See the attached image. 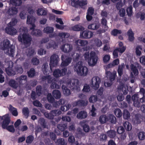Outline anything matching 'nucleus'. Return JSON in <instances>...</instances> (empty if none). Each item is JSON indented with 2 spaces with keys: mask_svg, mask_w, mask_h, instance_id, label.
<instances>
[{
  "mask_svg": "<svg viewBox=\"0 0 145 145\" xmlns=\"http://www.w3.org/2000/svg\"><path fill=\"white\" fill-rule=\"evenodd\" d=\"M76 44L78 46H85L88 44V42L86 40L78 39L75 41Z\"/></svg>",
  "mask_w": 145,
  "mask_h": 145,
  "instance_id": "5701e85b",
  "label": "nucleus"
},
{
  "mask_svg": "<svg viewBox=\"0 0 145 145\" xmlns=\"http://www.w3.org/2000/svg\"><path fill=\"white\" fill-rule=\"evenodd\" d=\"M5 71L8 76H14L16 74V71L13 70L12 67L9 66L5 69Z\"/></svg>",
  "mask_w": 145,
  "mask_h": 145,
  "instance_id": "4be33fe9",
  "label": "nucleus"
},
{
  "mask_svg": "<svg viewBox=\"0 0 145 145\" xmlns=\"http://www.w3.org/2000/svg\"><path fill=\"white\" fill-rule=\"evenodd\" d=\"M37 14L38 16H46L47 14V12L46 10L40 8L37 10Z\"/></svg>",
  "mask_w": 145,
  "mask_h": 145,
  "instance_id": "7c9ffc66",
  "label": "nucleus"
},
{
  "mask_svg": "<svg viewBox=\"0 0 145 145\" xmlns=\"http://www.w3.org/2000/svg\"><path fill=\"white\" fill-rule=\"evenodd\" d=\"M40 124L44 128L46 127V122L45 120L43 118H40L38 121Z\"/></svg>",
  "mask_w": 145,
  "mask_h": 145,
  "instance_id": "de8ad7c7",
  "label": "nucleus"
},
{
  "mask_svg": "<svg viewBox=\"0 0 145 145\" xmlns=\"http://www.w3.org/2000/svg\"><path fill=\"white\" fill-rule=\"evenodd\" d=\"M92 32L88 31H84L80 32V38L81 39H87L92 37Z\"/></svg>",
  "mask_w": 145,
  "mask_h": 145,
  "instance_id": "f8f14e48",
  "label": "nucleus"
},
{
  "mask_svg": "<svg viewBox=\"0 0 145 145\" xmlns=\"http://www.w3.org/2000/svg\"><path fill=\"white\" fill-rule=\"evenodd\" d=\"M61 48L63 52L67 53L71 51L72 49V46L71 44H65L61 46Z\"/></svg>",
  "mask_w": 145,
  "mask_h": 145,
  "instance_id": "dca6fc26",
  "label": "nucleus"
},
{
  "mask_svg": "<svg viewBox=\"0 0 145 145\" xmlns=\"http://www.w3.org/2000/svg\"><path fill=\"white\" fill-rule=\"evenodd\" d=\"M10 108L9 109V111L12 113L13 115L16 116L18 115V112L17 111V109L13 107L11 105L9 106Z\"/></svg>",
  "mask_w": 145,
  "mask_h": 145,
  "instance_id": "4c0bfd02",
  "label": "nucleus"
},
{
  "mask_svg": "<svg viewBox=\"0 0 145 145\" xmlns=\"http://www.w3.org/2000/svg\"><path fill=\"white\" fill-rule=\"evenodd\" d=\"M106 76L110 80V81L112 82L114 81L116 76V71L111 72L110 71H106Z\"/></svg>",
  "mask_w": 145,
  "mask_h": 145,
  "instance_id": "4468645a",
  "label": "nucleus"
},
{
  "mask_svg": "<svg viewBox=\"0 0 145 145\" xmlns=\"http://www.w3.org/2000/svg\"><path fill=\"white\" fill-rule=\"evenodd\" d=\"M18 12V10L16 7H12L8 9L7 13L10 16H13L16 14Z\"/></svg>",
  "mask_w": 145,
  "mask_h": 145,
  "instance_id": "6ab92c4d",
  "label": "nucleus"
},
{
  "mask_svg": "<svg viewBox=\"0 0 145 145\" xmlns=\"http://www.w3.org/2000/svg\"><path fill=\"white\" fill-rule=\"evenodd\" d=\"M99 121L101 124L106 123L108 121L107 116L104 114L101 115L99 118Z\"/></svg>",
  "mask_w": 145,
  "mask_h": 145,
  "instance_id": "a878e982",
  "label": "nucleus"
},
{
  "mask_svg": "<svg viewBox=\"0 0 145 145\" xmlns=\"http://www.w3.org/2000/svg\"><path fill=\"white\" fill-rule=\"evenodd\" d=\"M10 41L8 39L5 40L3 43V47L4 49H8V51L10 47Z\"/></svg>",
  "mask_w": 145,
  "mask_h": 145,
  "instance_id": "f704fd0d",
  "label": "nucleus"
},
{
  "mask_svg": "<svg viewBox=\"0 0 145 145\" xmlns=\"http://www.w3.org/2000/svg\"><path fill=\"white\" fill-rule=\"evenodd\" d=\"M28 76L30 78L33 77L35 75V71L34 68H31L27 72Z\"/></svg>",
  "mask_w": 145,
  "mask_h": 145,
  "instance_id": "37998d69",
  "label": "nucleus"
},
{
  "mask_svg": "<svg viewBox=\"0 0 145 145\" xmlns=\"http://www.w3.org/2000/svg\"><path fill=\"white\" fill-rule=\"evenodd\" d=\"M108 121L111 123L115 124L116 122V118L112 114H109L107 116Z\"/></svg>",
  "mask_w": 145,
  "mask_h": 145,
  "instance_id": "c85d7f7f",
  "label": "nucleus"
},
{
  "mask_svg": "<svg viewBox=\"0 0 145 145\" xmlns=\"http://www.w3.org/2000/svg\"><path fill=\"white\" fill-rule=\"evenodd\" d=\"M135 49L136 55L138 56H140L141 54L140 50H142V48L140 46H137L136 47Z\"/></svg>",
  "mask_w": 145,
  "mask_h": 145,
  "instance_id": "e2e57ef3",
  "label": "nucleus"
},
{
  "mask_svg": "<svg viewBox=\"0 0 145 145\" xmlns=\"http://www.w3.org/2000/svg\"><path fill=\"white\" fill-rule=\"evenodd\" d=\"M22 112L23 114L25 116V118L27 119L28 118L29 111L28 108L27 107H25L23 108L22 110Z\"/></svg>",
  "mask_w": 145,
  "mask_h": 145,
  "instance_id": "e433bc0d",
  "label": "nucleus"
},
{
  "mask_svg": "<svg viewBox=\"0 0 145 145\" xmlns=\"http://www.w3.org/2000/svg\"><path fill=\"white\" fill-rule=\"evenodd\" d=\"M31 63L34 65H37L39 63V60L36 57H33L31 60Z\"/></svg>",
  "mask_w": 145,
  "mask_h": 145,
  "instance_id": "052dcab7",
  "label": "nucleus"
},
{
  "mask_svg": "<svg viewBox=\"0 0 145 145\" xmlns=\"http://www.w3.org/2000/svg\"><path fill=\"white\" fill-rule=\"evenodd\" d=\"M130 115L129 112L127 110H125L123 113V118L125 119H127L130 118Z\"/></svg>",
  "mask_w": 145,
  "mask_h": 145,
  "instance_id": "3c124183",
  "label": "nucleus"
},
{
  "mask_svg": "<svg viewBox=\"0 0 145 145\" xmlns=\"http://www.w3.org/2000/svg\"><path fill=\"white\" fill-rule=\"evenodd\" d=\"M101 80L100 78L98 76L93 77L91 80V86L93 88L97 89L99 87Z\"/></svg>",
  "mask_w": 145,
  "mask_h": 145,
  "instance_id": "1a4fd4ad",
  "label": "nucleus"
},
{
  "mask_svg": "<svg viewBox=\"0 0 145 145\" xmlns=\"http://www.w3.org/2000/svg\"><path fill=\"white\" fill-rule=\"evenodd\" d=\"M47 79V82L48 83L51 84L50 86L52 89H59V86L57 84L56 82V80L54 78H52L50 75L44 76L42 77V80L44 81Z\"/></svg>",
  "mask_w": 145,
  "mask_h": 145,
  "instance_id": "7ed1b4c3",
  "label": "nucleus"
},
{
  "mask_svg": "<svg viewBox=\"0 0 145 145\" xmlns=\"http://www.w3.org/2000/svg\"><path fill=\"white\" fill-rule=\"evenodd\" d=\"M57 47V45L56 42L54 40L50 41L47 46V48H52L56 49Z\"/></svg>",
  "mask_w": 145,
  "mask_h": 145,
  "instance_id": "393cba45",
  "label": "nucleus"
},
{
  "mask_svg": "<svg viewBox=\"0 0 145 145\" xmlns=\"http://www.w3.org/2000/svg\"><path fill=\"white\" fill-rule=\"evenodd\" d=\"M74 69L79 75L84 76L87 75L88 71V69L86 67L83 66V63L82 61H79L76 64Z\"/></svg>",
  "mask_w": 145,
  "mask_h": 145,
  "instance_id": "f257e3e1",
  "label": "nucleus"
},
{
  "mask_svg": "<svg viewBox=\"0 0 145 145\" xmlns=\"http://www.w3.org/2000/svg\"><path fill=\"white\" fill-rule=\"evenodd\" d=\"M131 69L133 72L135 76L137 75L138 73V71L137 68L133 64L131 65Z\"/></svg>",
  "mask_w": 145,
  "mask_h": 145,
  "instance_id": "c03bdc74",
  "label": "nucleus"
},
{
  "mask_svg": "<svg viewBox=\"0 0 145 145\" xmlns=\"http://www.w3.org/2000/svg\"><path fill=\"white\" fill-rule=\"evenodd\" d=\"M42 86L40 85L37 86L36 87V92L38 96H40L42 94Z\"/></svg>",
  "mask_w": 145,
  "mask_h": 145,
  "instance_id": "603ef678",
  "label": "nucleus"
},
{
  "mask_svg": "<svg viewBox=\"0 0 145 145\" xmlns=\"http://www.w3.org/2000/svg\"><path fill=\"white\" fill-rule=\"evenodd\" d=\"M125 67V65L123 63L121 64V65H119L118 69V75L121 76L123 74V69Z\"/></svg>",
  "mask_w": 145,
  "mask_h": 145,
  "instance_id": "2f4dec72",
  "label": "nucleus"
},
{
  "mask_svg": "<svg viewBox=\"0 0 145 145\" xmlns=\"http://www.w3.org/2000/svg\"><path fill=\"white\" fill-rule=\"evenodd\" d=\"M48 65L46 63H44L42 67V70L43 74L45 75L47 74V68Z\"/></svg>",
  "mask_w": 145,
  "mask_h": 145,
  "instance_id": "6e6d98bb",
  "label": "nucleus"
},
{
  "mask_svg": "<svg viewBox=\"0 0 145 145\" xmlns=\"http://www.w3.org/2000/svg\"><path fill=\"white\" fill-rule=\"evenodd\" d=\"M128 36V39L130 42H133L134 40V33L133 32L132 29H130L127 32Z\"/></svg>",
  "mask_w": 145,
  "mask_h": 145,
  "instance_id": "bb28decb",
  "label": "nucleus"
},
{
  "mask_svg": "<svg viewBox=\"0 0 145 145\" xmlns=\"http://www.w3.org/2000/svg\"><path fill=\"white\" fill-rule=\"evenodd\" d=\"M72 58L65 55H62L61 56L62 63L61 66L62 67H66L71 62Z\"/></svg>",
  "mask_w": 145,
  "mask_h": 145,
  "instance_id": "9b49d317",
  "label": "nucleus"
},
{
  "mask_svg": "<svg viewBox=\"0 0 145 145\" xmlns=\"http://www.w3.org/2000/svg\"><path fill=\"white\" fill-rule=\"evenodd\" d=\"M27 0H10L9 3L13 6L16 7L21 5L23 3L22 1H24Z\"/></svg>",
  "mask_w": 145,
  "mask_h": 145,
  "instance_id": "aec40b11",
  "label": "nucleus"
},
{
  "mask_svg": "<svg viewBox=\"0 0 145 145\" xmlns=\"http://www.w3.org/2000/svg\"><path fill=\"white\" fill-rule=\"evenodd\" d=\"M54 30V29L53 27L47 26L44 28L43 31L44 32L47 34H50L52 33Z\"/></svg>",
  "mask_w": 145,
  "mask_h": 145,
  "instance_id": "c9c22d12",
  "label": "nucleus"
},
{
  "mask_svg": "<svg viewBox=\"0 0 145 145\" xmlns=\"http://www.w3.org/2000/svg\"><path fill=\"white\" fill-rule=\"evenodd\" d=\"M122 32L121 30L115 29L112 30L111 32V34L114 36H116L118 34H121Z\"/></svg>",
  "mask_w": 145,
  "mask_h": 145,
  "instance_id": "09e8293b",
  "label": "nucleus"
},
{
  "mask_svg": "<svg viewBox=\"0 0 145 145\" xmlns=\"http://www.w3.org/2000/svg\"><path fill=\"white\" fill-rule=\"evenodd\" d=\"M61 113L59 110H55L51 111L50 113L45 112L44 113L45 117L49 119H53L54 116H58Z\"/></svg>",
  "mask_w": 145,
  "mask_h": 145,
  "instance_id": "423d86ee",
  "label": "nucleus"
},
{
  "mask_svg": "<svg viewBox=\"0 0 145 145\" xmlns=\"http://www.w3.org/2000/svg\"><path fill=\"white\" fill-rule=\"evenodd\" d=\"M18 39L20 42H23L25 45L30 44L32 40L31 36L28 34H20L18 37Z\"/></svg>",
  "mask_w": 145,
  "mask_h": 145,
  "instance_id": "f03ea898",
  "label": "nucleus"
},
{
  "mask_svg": "<svg viewBox=\"0 0 145 145\" xmlns=\"http://www.w3.org/2000/svg\"><path fill=\"white\" fill-rule=\"evenodd\" d=\"M138 94H135L132 95V99L133 101V105L135 107L139 108L140 106V102L143 103L145 102V96H143L141 98H140L139 101V97Z\"/></svg>",
  "mask_w": 145,
  "mask_h": 145,
  "instance_id": "20e7f679",
  "label": "nucleus"
},
{
  "mask_svg": "<svg viewBox=\"0 0 145 145\" xmlns=\"http://www.w3.org/2000/svg\"><path fill=\"white\" fill-rule=\"evenodd\" d=\"M100 26V24L99 21H95L93 23L89 25L88 27V29L91 30H96Z\"/></svg>",
  "mask_w": 145,
  "mask_h": 145,
  "instance_id": "a211bd4d",
  "label": "nucleus"
},
{
  "mask_svg": "<svg viewBox=\"0 0 145 145\" xmlns=\"http://www.w3.org/2000/svg\"><path fill=\"white\" fill-rule=\"evenodd\" d=\"M47 99L48 102L50 103H53L54 101V98L50 93H49L48 94Z\"/></svg>",
  "mask_w": 145,
  "mask_h": 145,
  "instance_id": "4d7b16f0",
  "label": "nucleus"
},
{
  "mask_svg": "<svg viewBox=\"0 0 145 145\" xmlns=\"http://www.w3.org/2000/svg\"><path fill=\"white\" fill-rule=\"evenodd\" d=\"M58 35L61 38H67L69 37L70 34L67 33L62 32L59 33H58Z\"/></svg>",
  "mask_w": 145,
  "mask_h": 145,
  "instance_id": "49530a36",
  "label": "nucleus"
},
{
  "mask_svg": "<svg viewBox=\"0 0 145 145\" xmlns=\"http://www.w3.org/2000/svg\"><path fill=\"white\" fill-rule=\"evenodd\" d=\"M135 122L137 124L140 123L141 121L145 122V117L141 114H137L135 116Z\"/></svg>",
  "mask_w": 145,
  "mask_h": 145,
  "instance_id": "f3484780",
  "label": "nucleus"
},
{
  "mask_svg": "<svg viewBox=\"0 0 145 145\" xmlns=\"http://www.w3.org/2000/svg\"><path fill=\"white\" fill-rule=\"evenodd\" d=\"M31 34L33 36L38 37L41 36L42 35V33L40 30L36 29L32 31Z\"/></svg>",
  "mask_w": 145,
  "mask_h": 145,
  "instance_id": "72a5a7b5",
  "label": "nucleus"
},
{
  "mask_svg": "<svg viewBox=\"0 0 145 145\" xmlns=\"http://www.w3.org/2000/svg\"><path fill=\"white\" fill-rule=\"evenodd\" d=\"M88 103V101H85L83 100H79L78 101L73 102L72 103V105L74 106H86L87 105Z\"/></svg>",
  "mask_w": 145,
  "mask_h": 145,
  "instance_id": "2eb2a0df",
  "label": "nucleus"
},
{
  "mask_svg": "<svg viewBox=\"0 0 145 145\" xmlns=\"http://www.w3.org/2000/svg\"><path fill=\"white\" fill-rule=\"evenodd\" d=\"M5 129L11 133H14L15 131V129L13 125H9Z\"/></svg>",
  "mask_w": 145,
  "mask_h": 145,
  "instance_id": "0e129e2a",
  "label": "nucleus"
},
{
  "mask_svg": "<svg viewBox=\"0 0 145 145\" xmlns=\"http://www.w3.org/2000/svg\"><path fill=\"white\" fill-rule=\"evenodd\" d=\"M67 84L68 85H71V88H72V89L75 90L78 92L80 91V88L79 86L80 82L78 80L73 79L72 80H69Z\"/></svg>",
  "mask_w": 145,
  "mask_h": 145,
  "instance_id": "0eeeda50",
  "label": "nucleus"
},
{
  "mask_svg": "<svg viewBox=\"0 0 145 145\" xmlns=\"http://www.w3.org/2000/svg\"><path fill=\"white\" fill-rule=\"evenodd\" d=\"M35 18L33 16H28L27 20V23L29 24L35 23Z\"/></svg>",
  "mask_w": 145,
  "mask_h": 145,
  "instance_id": "58836bf2",
  "label": "nucleus"
},
{
  "mask_svg": "<svg viewBox=\"0 0 145 145\" xmlns=\"http://www.w3.org/2000/svg\"><path fill=\"white\" fill-rule=\"evenodd\" d=\"M9 25H8V26L5 28V32L11 35H15L17 32L16 29L13 27V26Z\"/></svg>",
  "mask_w": 145,
  "mask_h": 145,
  "instance_id": "ddd939ff",
  "label": "nucleus"
},
{
  "mask_svg": "<svg viewBox=\"0 0 145 145\" xmlns=\"http://www.w3.org/2000/svg\"><path fill=\"white\" fill-rule=\"evenodd\" d=\"M98 58L95 52H91L90 53V57L88 63L90 66H95L97 63Z\"/></svg>",
  "mask_w": 145,
  "mask_h": 145,
  "instance_id": "39448f33",
  "label": "nucleus"
},
{
  "mask_svg": "<svg viewBox=\"0 0 145 145\" xmlns=\"http://www.w3.org/2000/svg\"><path fill=\"white\" fill-rule=\"evenodd\" d=\"M83 128L84 131L86 132H89L90 130L89 126L86 124H84L83 125Z\"/></svg>",
  "mask_w": 145,
  "mask_h": 145,
  "instance_id": "69168bd1",
  "label": "nucleus"
},
{
  "mask_svg": "<svg viewBox=\"0 0 145 145\" xmlns=\"http://www.w3.org/2000/svg\"><path fill=\"white\" fill-rule=\"evenodd\" d=\"M110 59V56L108 55H105L103 57V60L104 63H106L109 61Z\"/></svg>",
  "mask_w": 145,
  "mask_h": 145,
  "instance_id": "774afa93",
  "label": "nucleus"
},
{
  "mask_svg": "<svg viewBox=\"0 0 145 145\" xmlns=\"http://www.w3.org/2000/svg\"><path fill=\"white\" fill-rule=\"evenodd\" d=\"M57 128L61 131H64L67 127L66 123L60 124L57 126Z\"/></svg>",
  "mask_w": 145,
  "mask_h": 145,
  "instance_id": "8fccbe9b",
  "label": "nucleus"
},
{
  "mask_svg": "<svg viewBox=\"0 0 145 145\" xmlns=\"http://www.w3.org/2000/svg\"><path fill=\"white\" fill-rule=\"evenodd\" d=\"M94 9L93 7H90L88 9L87 14L93 15L94 13Z\"/></svg>",
  "mask_w": 145,
  "mask_h": 145,
  "instance_id": "338daca9",
  "label": "nucleus"
},
{
  "mask_svg": "<svg viewBox=\"0 0 145 145\" xmlns=\"http://www.w3.org/2000/svg\"><path fill=\"white\" fill-rule=\"evenodd\" d=\"M75 141L74 137H69L68 139V141L72 143L71 145H79L78 142L76 141V143H73Z\"/></svg>",
  "mask_w": 145,
  "mask_h": 145,
  "instance_id": "864d4df0",
  "label": "nucleus"
},
{
  "mask_svg": "<svg viewBox=\"0 0 145 145\" xmlns=\"http://www.w3.org/2000/svg\"><path fill=\"white\" fill-rule=\"evenodd\" d=\"M41 136H56L55 134L53 132H51L50 131H47L43 132Z\"/></svg>",
  "mask_w": 145,
  "mask_h": 145,
  "instance_id": "a18cd8bd",
  "label": "nucleus"
},
{
  "mask_svg": "<svg viewBox=\"0 0 145 145\" xmlns=\"http://www.w3.org/2000/svg\"><path fill=\"white\" fill-rule=\"evenodd\" d=\"M59 59L58 55L56 54H53L51 56L50 66L51 69L52 68L57 65Z\"/></svg>",
  "mask_w": 145,
  "mask_h": 145,
  "instance_id": "6e6552de",
  "label": "nucleus"
},
{
  "mask_svg": "<svg viewBox=\"0 0 145 145\" xmlns=\"http://www.w3.org/2000/svg\"><path fill=\"white\" fill-rule=\"evenodd\" d=\"M87 116L86 112L84 111H81L77 114V117L78 119H82L85 118Z\"/></svg>",
  "mask_w": 145,
  "mask_h": 145,
  "instance_id": "cd10ccee",
  "label": "nucleus"
},
{
  "mask_svg": "<svg viewBox=\"0 0 145 145\" xmlns=\"http://www.w3.org/2000/svg\"><path fill=\"white\" fill-rule=\"evenodd\" d=\"M20 84H24L25 83L27 80V77L26 75H22L20 77L16 78Z\"/></svg>",
  "mask_w": 145,
  "mask_h": 145,
  "instance_id": "412c9836",
  "label": "nucleus"
},
{
  "mask_svg": "<svg viewBox=\"0 0 145 145\" xmlns=\"http://www.w3.org/2000/svg\"><path fill=\"white\" fill-rule=\"evenodd\" d=\"M62 88L63 89L64 94L65 95L68 96L71 94V93L70 90L65 85H62Z\"/></svg>",
  "mask_w": 145,
  "mask_h": 145,
  "instance_id": "473e14b6",
  "label": "nucleus"
},
{
  "mask_svg": "<svg viewBox=\"0 0 145 145\" xmlns=\"http://www.w3.org/2000/svg\"><path fill=\"white\" fill-rule=\"evenodd\" d=\"M123 126L125 129L127 131H130L132 129L131 124L128 121H125L123 123Z\"/></svg>",
  "mask_w": 145,
  "mask_h": 145,
  "instance_id": "79ce46f5",
  "label": "nucleus"
},
{
  "mask_svg": "<svg viewBox=\"0 0 145 145\" xmlns=\"http://www.w3.org/2000/svg\"><path fill=\"white\" fill-rule=\"evenodd\" d=\"M84 29L83 27L79 25H75L72 27V30L74 31H83Z\"/></svg>",
  "mask_w": 145,
  "mask_h": 145,
  "instance_id": "ea45409f",
  "label": "nucleus"
},
{
  "mask_svg": "<svg viewBox=\"0 0 145 145\" xmlns=\"http://www.w3.org/2000/svg\"><path fill=\"white\" fill-rule=\"evenodd\" d=\"M67 71V69L66 67H64L61 70L58 69H56L54 71L53 74L55 77L58 78L65 75Z\"/></svg>",
  "mask_w": 145,
  "mask_h": 145,
  "instance_id": "9d476101",
  "label": "nucleus"
},
{
  "mask_svg": "<svg viewBox=\"0 0 145 145\" xmlns=\"http://www.w3.org/2000/svg\"><path fill=\"white\" fill-rule=\"evenodd\" d=\"M90 91V87L89 85L87 84L84 86L82 91L84 92H88Z\"/></svg>",
  "mask_w": 145,
  "mask_h": 145,
  "instance_id": "680f3d73",
  "label": "nucleus"
},
{
  "mask_svg": "<svg viewBox=\"0 0 145 145\" xmlns=\"http://www.w3.org/2000/svg\"><path fill=\"white\" fill-rule=\"evenodd\" d=\"M97 100V97L96 95H91L89 99V101L90 103H94Z\"/></svg>",
  "mask_w": 145,
  "mask_h": 145,
  "instance_id": "5fc2aeb1",
  "label": "nucleus"
},
{
  "mask_svg": "<svg viewBox=\"0 0 145 145\" xmlns=\"http://www.w3.org/2000/svg\"><path fill=\"white\" fill-rule=\"evenodd\" d=\"M88 4L87 0H81L79 1V6L81 8H82L83 7L86 5Z\"/></svg>",
  "mask_w": 145,
  "mask_h": 145,
  "instance_id": "bf43d9fd",
  "label": "nucleus"
},
{
  "mask_svg": "<svg viewBox=\"0 0 145 145\" xmlns=\"http://www.w3.org/2000/svg\"><path fill=\"white\" fill-rule=\"evenodd\" d=\"M132 7V6L130 5L126 9V12L127 15L129 16H131L133 13Z\"/></svg>",
  "mask_w": 145,
  "mask_h": 145,
  "instance_id": "13d9d810",
  "label": "nucleus"
},
{
  "mask_svg": "<svg viewBox=\"0 0 145 145\" xmlns=\"http://www.w3.org/2000/svg\"><path fill=\"white\" fill-rule=\"evenodd\" d=\"M114 113L117 118H120L122 115V112L121 110L119 108H117L115 109Z\"/></svg>",
  "mask_w": 145,
  "mask_h": 145,
  "instance_id": "a19ab883",
  "label": "nucleus"
},
{
  "mask_svg": "<svg viewBox=\"0 0 145 145\" xmlns=\"http://www.w3.org/2000/svg\"><path fill=\"white\" fill-rule=\"evenodd\" d=\"M52 94L54 97L56 99H59L61 97V93L58 90H54L52 92Z\"/></svg>",
  "mask_w": 145,
  "mask_h": 145,
  "instance_id": "c756f323",
  "label": "nucleus"
},
{
  "mask_svg": "<svg viewBox=\"0 0 145 145\" xmlns=\"http://www.w3.org/2000/svg\"><path fill=\"white\" fill-rule=\"evenodd\" d=\"M8 84L10 86L14 89H16L18 86V82L13 79H11L9 81Z\"/></svg>",
  "mask_w": 145,
  "mask_h": 145,
  "instance_id": "b1692460",
  "label": "nucleus"
}]
</instances>
